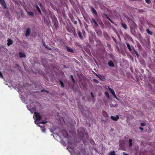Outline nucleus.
Returning a JSON list of instances; mask_svg holds the SVG:
<instances>
[{
  "mask_svg": "<svg viewBox=\"0 0 155 155\" xmlns=\"http://www.w3.org/2000/svg\"><path fill=\"white\" fill-rule=\"evenodd\" d=\"M78 34L79 37L81 38H82V36L81 35V33L80 32V31H78Z\"/></svg>",
  "mask_w": 155,
  "mask_h": 155,
  "instance_id": "obj_17",
  "label": "nucleus"
},
{
  "mask_svg": "<svg viewBox=\"0 0 155 155\" xmlns=\"http://www.w3.org/2000/svg\"><path fill=\"white\" fill-rule=\"evenodd\" d=\"M91 22H93L96 25H98L96 22V20L94 19L93 18L92 19Z\"/></svg>",
  "mask_w": 155,
  "mask_h": 155,
  "instance_id": "obj_12",
  "label": "nucleus"
},
{
  "mask_svg": "<svg viewBox=\"0 0 155 155\" xmlns=\"http://www.w3.org/2000/svg\"><path fill=\"white\" fill-rule=\"evenodd\" d=\"M108 88L109 90L110 91V92L113 95L114 97H115L116 99H118L117 97H116V96L115 93L114 92V90L113 89L111 88H110V87H108Z\"/></svg>",
  "mask_w": 155,
  "mask_h": 155,
  "instance_id": "obj_3",
  "label": "nucleus"
},
{
  "mask_svg": "<svg viewBox=\"0 0 155 155\" xmlns=\"http://www.w3.org/2000/svg\"><path fill=\"white\" fill-rule=\"evenodd\" d=\"M123 27L125 28V29H126L127 28V25H126L125 24H123L122 25Z\"/></svg>",
  "mask_w": 155,
  "mask_h": 155,
  "instance_id": "obj_23",
  "label": "nucleus"
},
{
  "mask_svg": "<svg viewBox=\"0 0 155 155\" xmlns=\"http://www.w3.org/2000/svg\"><path fill=\"white\" fill-rule=\"evenodd\" d=\"M44 45L45 47L46 48H47V46H46L44 44Z\"/></svg>",
  "mask_w": 155,
  "mask_h": 155,
  "instance_id": "obj_38",
  "label": "nucleus"
},
{
  "mask_svg": "<svg viewBox=\"0 0 155 155\" xmlns=\"http://www.w3.org/2000/svg\"><path fill=\"white\" fill-rule=\"evenodd\" d=\"M108 64L109 66L112 67L114 66V63L111 61H110L109 62Z\"/></svg>",
  "mask_w": 155,
  "mask_h": 155,
  "instance_id": "obj_10",
  "label": "nucleus"
},
{
  "mask_svg": "<svg viewBox=\"0 0 155 155\" xmlns=\"http://www.w3.org/2000/svg\"><path fill=\"white\" fill-rule=\"evenodd\" d=\"M27 13L30 16H33L34 15V13L32 12H27Z\"/></svg>",
  "mask_w": 155,
  "mask_h": 155,
  "instance_id": "obj_11",
  "label": "nucleus"
},
{
  "mask_svg": "<svg viewBox=\"0 0 155 155\" xmlns=\"http://www.w3.org/2000/svg\"><path fill=\"white\" fill-rule=\"evenodd\" d=\"M91 143H92V144H94V142L93 140H91Z\"/></svg>",
  "mask_w": 155,
  "mask_h": 155,
  "instance_id": "obj_31",
  "label": "nucleus"
},
{
  "mask_svg": "<svg viewBox=\"0 0 155 155\" xmlns=\"http://www.w3.org/2000/svg\"><path fill=\"white\" fill-rule=\"evenodd\" d=\"M67 50L69 52H73V50L70 48L69 47H67Z\"/></svg>",
  "mask_w": 155,
  "mask_h": 155,
  "instance_id": "obj_13",
  "label": "nucleus"
},
{
  "mask_svg": "<svg viewBox=\"0 0 155 155\" xmlns=\"http://www.w3.org/2000/svg\"><path fill=\"white\" fill-rule=\"evenodd\" d=\"M132 139H130L129 140V147H131L132 146Z\"/></svg>",
  "mask_w": 155,
  "mask_h": 155,
  "instance_id": "obj_15",
  "label": "nucleus"
},
{
  "mask_svg": "<svg viewBox=\"0 0 155 155\" xmlns=\"http://www.w3.org/2000/svg\"><path fill=\"white\" fill-rule=\"evenodd\" d=\"M146 31H147V32L149 34H150V35H152V32L151 31H150V30H149V29H147V30H146Z\"/></svg>",
  "mask_w": 155,
  "mask_h": 155,
  "instance_id": "obj_18",
  "label": "nucleus"
},
{
  "mask_svg": "<svg viewBox=\"0 0 155 155\" xmlns=\"http://www.w3.org/2000/svg\"><path fill=\"white\" fill-rule=\"evenodd\" d=\"M123 154L124 155H128L125 152L123 153Z\"/></svg>",
  "mask_w": 155,
  "mask_h": 155,
  "instance_id": "obj_35",
  "label": "nucleus"
},
{
  "mask_svg": "<svg viewBox=\"0 0 155 155\" xmlns=\"http://www.w3.org/2000/svg\"><path fill=\"white\" fill-rule=\"evenodd\" d=\"M98 77L101 79H103V78H104V77H102V76H101V75H99L98 76Z\"/></svg>",
  "mask_w": 155,
  "mask_h": 155,
  "instance_id": "obj_26",
  "label": "nucleus"
},
{
  "mask_svg": "<svg viewBox=\"0 0 155 155\" xmlns=\"http://www.w3.org/2000/svg\"><path fill=\"white\" fill-rule=\"evenodd\" d=\"M30 32V29L29 28H28L27 29L26 32L25 33V35L26 36H29Z\"/></svg>",
  "mask_w": 155,
  "mask_h": 155,
  "instance_id": "obj_7",
  "label": "nucleus"
},
{
  "mask_svg": "<svg viewBox=\"0 0 155 155\" xmlns=\"http://www.w3.org/2000/svg\"><path fill=\"white\" fill-rule=\"evenodd\" d=\"M145 124L144 123H141V125L142 126H145Z\"/></svg>",
  "mask_w": 155,
  "mask_h": 155,
  "instance_id": "obj_30",
  "label": "nucleus"
},
{
  "mask_svg": "<svg viewBox=\"0 0 155 155\" xmlns=\"http://www.w3.org/2000/svg\"><path fill=\"white\" fill-rule=\"evenodd\" d=\"M91 94L92 96V97L93 98H94V96L93 94H92V93L91 92Z\"/></svg>",
  "mask_w": 155,
  "mask_h": 155,
  "instance_id": "obj_33",
  "label": "nucleus"
},
{
  "mask_svg": "<svg viewBox=\"0 0 155 155\" xmlns=\"http://www.w3.org/2000/svg\"><path fill=\"white\" fill-rule=\"evenodd\" d=\"M33 118L35 120V123L41 128V130L42 132H45V129L44 127V124L46 122H41L39 121L41 119V117L40 115V114L35 112L34 114Z\"/></svg>",
  "mask_w": 155,
  "mask_h": 155,
  "instance_id": "obj_1",
  "label": "nucleus"
},
{
  "mask_svg": "<svg viewBox=\"0 0 155 155\" xmlns=\"http://www.w3.org/2000/svg\"><path fill=\"white\" fill-rule=\"evenodd\" d=\"M19 54L20 57L21 58H25L26 56L25 54L22 52H20Z\"/></svg>",
  "mask_w": 155,
  "mask_h": 155,
  "instance_id": "obj_9",
  "label": "nucleus"
},
{
  "mask_svg": "<svg viewBox=\"0 0 155 155\" xmlns=\"http://www.w3.org/2000/svg\"><path fill=\"white\" fill-rule=\"evenodd\" d=\"M109 155H116L114 151H111L110 152Z\"/></svg>",
  "mask_w": 155,
  "mask_h": 155,
  "instance_id": "obj_16",
  "label": "nucleus"
},
{
  "mask_svg": "<svg viewBox=\"0 0 155 155\" xmlns=\"http://www.w3.org/2000/svg\"><path fill=\"white\" fill-rule=\"evenodd\" d=\"M68 149V151L70 152H71V150H73V149L71 148H69V147H68L67 148V149Z\"/></svg>",
  "mask_w": 155,
  "mask_h": 155,
  "instance_id": "obj_24",
  "label": "nucleus"
},
{
  "mask_svg": "<svg viewBox=\"0 0 155 155\" xmlns=\"http://www.w3.org/2000/svg\"><path fill=\"white\" fill-rule=\"evenodd\" d=\"M95 75L96 76H97V77H98V75H97V74H95Z\"/></svg>",
  "mask_w": 155,
  "mask_h": 155,
  "instance_id": "obj_40",
  "label": "nucleus"
},
{
  "mask_svg": "<svg viewBox=\"0 0 155 155\" xmlns=\"http://www.w3.org/2000/svg\"><path fill=\"white\" fill-rule=\"evenodd\" d=\"M104 94H105V95L108 98H109V97H110L109 95V94L108 92H105Z\"/></svg>",
  "mask_w": 155,
  "mask_h": 155,
  "instance_id": "obj_14",
  "label": "nucleus"
},
{
  "mask_svg": "<svg viewBox=\"0 0 155 155\" xmlns=\"http://www.w3.org/2000/svg\"><path fill=\"white\" fill-rule=\"evenodd\" d=\"M139 129L141 130H143V128L142 127H140Z\"/></svg>",
  "mask_w": 155,
  "mask_h": 155,
  "instance_id": "obj_34",
  "label": "nucleus"
},
{
  "mask_svg": "<svg viewBox=\"0 0 155 155\" xmlns=\"http://www.w3.org/2000/svg\"><path fill=\"white\" fill-rule=\"evenodd\" d=\"M92 9L93 11V12L96 15H97V13L96 12V11L95 10L93 7L92 8Z\"/></svg>",
  "mask_w": 155,
  "mask_h": 155,
  "instance_id": "obj_21",
  "label": "nucleus"
},
{
  "mask_svg": "<svg viewBox=\"0 0 155 155\" xmlns=\"http://www.w3.org/2000/svg\"><path fill=\"white\" fill-rule=\"evenodd\" d=\"M78 133L79 135H81V134L83 135V137H85L87 138H88V135L83 128H79L78 130Z\"/></svg>",
  "mask_w": 155,
  "mask_h": 155,
  "instance_id": "obj_2",
  "label": "nucleus"
},
{
  "mask_svg": "<svg viewBox=\"0 0 155 155\" xmlns=\"http://www.w3.org/2000/svg\"><path fill=\"white\" fill-rule=\"evenodd\" d=\"M94 81L97 83H98V81L96 79H94Z\"/></svg>",
  "mask_w": 155,
  "mask_h": 155,
  "instance_id": "obj_32",
  "label": "nucleus"
},
{
  "mask_svg": "<svg viewBox=\"0 0 155 155\" xmlns=\"http://www.w3.org/2000/svg\"><path fill=\"white\" fill-rule=\"evenodd\" d=\"M146 2L148 4H149L151 2L150 0H145Z\"/></svg>",
  "mask_w": 155,
  "mask_h": 155,
  "instance_id": "obj_25",
  "label": "nucleus"
},
{
  "mask_svg": "<svg viewBox=\"0 0 155 155\" xmlns=\"http://www.w3.org/2000/svg\"><path fill=\"white\" fill-rule=\"evenodd\" d=\"M0 77L2 78H3V77L2 74L1 72H0Z\"/></svg>",
  "mask_w": 155,
  "mask_h": 155,
  "instance_id": "obj_29",
  "label": "nucleus"
},
{
  "mask_svg": "<svg viewBox=\"0 0 155 155\" xmlns=\"http://www.w3.org/2000/svg\"><path fill=\"white\" fill-rule=\"evenodd\" d=\"M110 118L113 120L115 121H116L118 120L119 119V117L117 115L115 117L113 116H111L110 117Z\"/></svg>",
  "mask_w": 155,
  "mask_h": 155,
  "instance_id": "obj_4",
  "label": "nucleus"
},
{
  "mask_svg": "<svg viewBox=\"0 0 155 155\" xmlns=\"http://www.w3.org/2000/svg\"><path fill=\"white\" fill-rule=\"evenodd\" d=\"M7 41H8L7 45H8V46L12 45L13 43L12 41L10 39H8L7 40Z\"/></svg>",
  "mask_w": 155,
  "mask_h": 155,
  "instance_id": "obj_8",
  "label": "nucleus"
},
{
  "mask_svg": "<svg viewBox=\"0 0 155 155\" xmlns=\"http://www.w3.org/2000/svg\"><path fill=\"white\" fill-rule=\"evenodd\" d=\"M108 19L111 21L112 22V21H111V20L109 18H108Z\"/></svg>",
  "mask_w": 155,
  "mask_h": 155,
  "instance_id": "obj_39",
  "label": "nucleus"
},
{
  "mask_svg": "<svg viewBox=\"0 0 155 155\" xmlns=\"http://www.w3.org/2000/svg\"><path fill=\"white\" fill-rule=\"evenodd\" d=\"M74 23L75 24H76L77 23V22L76 21H75Z\"/></svg>",
  "mask_w": 155,
  "mask_h": 155,
  "instance_id": "obj_36",
  "label": "nucleus"
},
{
  "mask_svg": "<svg viewBox=\"0 0 155 155\" xmlns=\"http://www.w3.org/2000/svg\"><path fill=\"white\" fill-rule=\"evenodd\" d=\"M27 107L28 109L30 110L32 113H33V112H32V111H35L36 110L35 108L34 107L31 108L30 106H27Z\"/></svg>",
  "mask_w": 155,
  "mask_h": 155,
  "instance_id": "obj_5",
  "label": "nucleus"
},
{
  "mask_svg": "<svg viewBox=\"0 0 155 155\" xmlns=\"http://www.w3.org/2000/svg\"><path fill=\"white\" fill-rule=\"evenodd\" d=\"M36 8H37V9L38 10V12H39L40 14H41V10H40L38 6V5L36 6Z\"/></svg>",
  "mask_w": 155,
  "mask_h": 155,
  "instance_id": "obj_20",
  "label": "nucleus"
},
{
  "mask_svg": "<svg viewBox=\"0 0 155 155\" xmlns=\"http://www.w3.org/2000/svg\"><path fill=\"white\" fill-rule=\"evenodd\" d=\"M126 44L128 49L130 51H131V49L129 44L128 43H127Z\"/></svg>",
  "mask_w": 155,
  "mask_h": 155,
  "instance_id": "obj_19",
  "label": "nucleus"
},
{
  "mask_svg": "<svg viewBox=\"0 0 155 155\" xmlns=\"http://www.w3.org/2000/svg\"><path fill=\"white\" fill-rule=\"evenodd\" d=\"M60 83L61 87H64V85L62 81H60Z\"/></svg>",
  "mask_w": 155,
  "mask_h": 155,
  "instance_id": "obj_22",
  "label": "nucleus"
},
{
  "mask_svg": "<svg viewBox=\"0 0 155 155\" xmlns=\"http://www.w3.org/2000/svg\"><path fill=\"white\" fill-rule=\"evenodd\" d=\"M71 78L72 80L74 81V79L73 76L72 75H71Z\"/></svg>",
  "mask_w": 155,
  "mask_h": 155,
  "instance_id": "obj_28",
  "label": "nucleus"
},
{
  "mask_svg": "<svg viewBox=\"0 0 155 155\" xmlns=\"http://www.w3.org/2000/svg\"><path fill=\"white\" fill-rule=\"evenodd\" d=\"M136 53V55H137V57H138V53H137V52Z\"/></svg>",
  "mask_w": 155,
  "mask_h": 155,
  "instance_id": "obj_37",
  "label": "nucleus"
},
{
  "mask_svg": "<svg viewBox=\"0 0 155 155\" xmlns=\"http://www.w3.org/2000/svg\"><path fill=\"white\" fill-rule=\"evenodd\" d=\"M61 143L63 145H65V142L63 141H61Z\"/></svg>",
  "mask_w": 155,
  "mask_h": 155,
  "instance_id": "obj_27",
  "label": "nucleus"
},
{
  "mask_svg": "<svg viewBox=\"0 0 155 155\" xmlns=\"http://www.w3.org/2000/svg\"><path fill=\"white\" fill-rule=\"evenodd\" d=\"M40 6H41V4H40Z\"/></svg>",
  "mask_w": 155,
  "mask_h": 155,
  "instance_id": "obj_41",
  "label": "nucleus"
},
{
  "mask_svg": "<svg viewBox=\"0 0 155 155\" xmlns=\"http://www.w3.org/2000/svg\"><path fill=\"white\" fill-rule=\"evenodd\" d=\"M0 3L2 5L4 8H6V5L4 0H0Z\"/></svg>",
  "mask_w": 155,
  "mask_h": 155,
  "instance_id": "obj_6",
  "label": "nucleus"
}]
</instances>
